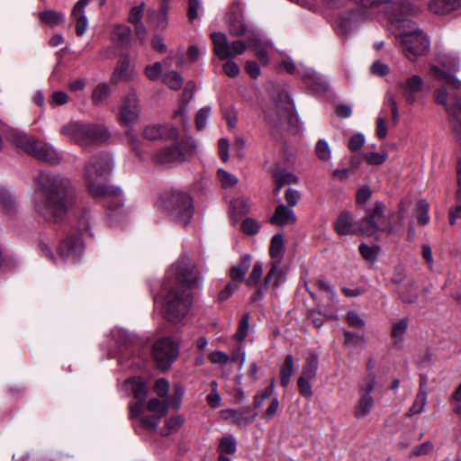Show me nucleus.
Here are the masks:
<instances>
[{
	"label": "nucleus",
	"instance_id": "1",
	"mask_svg": "<svg viewBox=\"0 0 461 461\" xmlns=\"http://www.w3.org/2000/svg\"><path fill=\"white\" fill-rule=\"evenodd\" d=\"M171 271L174 272V279L164 284L163 314L168 321L177 322L192 304L187 289L197 285L198 271L194 261L185 254L181 255Z\"/></svg>",
	"mask_w": 461,
	"mask_h": 461
},
{
	"label": "nucleus",
	"instance_id": "2",
	"mask_svg": "<svg viewBox=\"0 0 461 461\" xmlns=\"http://www.w3.org/2000/svg\"><path fill=\"white\" fill-rule=\"evenodd\" d=\"M35 181V211L48 221H60L73 196L69 180L50 172H41Z\"/></svg>",
	"mask_w": 461,
	"mask_h": 461
},
{
	"label": "nucleus",
	"instance_id": "3",
	"mask_svg": "<svg viewBox=\"0 0 461 461\" xmlns=\"http://www.w3.org/2000/svg\"><path fill=\"white\" fill-rule=\"evenodd\" d=\"M113 163L109 155L98 154L91 157L84 167V181L89 194L95 198L114 199L107 202V209L116 212L123 205L122 191L108 184Z\"/></svg>",
	"mask_w": 461,
	"mask_h": 461
},
{
	"label": "nucleus",
	"instance_id": "4",
	"mask_svg": "<svg viewBox=\"0 0 461 461\" xmlns=\"http://www.w3.org/2000/svg\"><path fill=\"white\" fill-rule=\"evenodd\" d=\"M147 393L144 383L138 382L134 384L132 393L137 402L130 403V419L138 418L146 429L156 431L161 419L168 411L169 402L167 400L151 398L145 407Z\"/></svg>",
	"mask_w": 461,
	"mask_h": 461
},
{
	"label": "nucleus",
	"instance_id": "5",
	"mask_svg": "<svg viewBox=\"0 0 461 461\" xmlns=\"http://www.w3.org/2000/svg\"><path fill=\"white\" fill-rule=\"evenodd\" d=\"M60 134L71 139L76 144L86 149L99 146L110 139L107 126L80 121L69 122L60 128Z\"/></svg>",
	"mask_w": 461,
	"mask_h": 461
},
{
	"label": "nucleus",
	"instance_id": "6",
	"mask_svg": "<svg viewBox=\"0 0 461 461\" xmlns=\"http://www.w3.org/2000/svg\"><path fill=\"white\" fill-rule=\"evenodd\" d=\"M164 209L176 223L187 225L194 214L193 198L181 190H171L161 197Z\"/></svg>",
	"mask_w": 461,
	"mask_h": 461
},
{
	"label": "nucleus",
	"instance_id": "7",
	"mask_svg": "<svg viewBox=\"0 0 461 461\" xmlns=\"http://www.w3.org/2000/svg\"><path fill=\"white\" fill-rule=\"evenodd\" d=\"M14 142L27 154L40 161L51 165H56L60 162L61 156L59 153L52 145L45 141L37 140L32 136L18 132L14 135Z\"/></svg>",
	"mask_w": 461,
	"mask_h": 461
},
{
	"label": "nucleus",
	"instance_id": "8",
	"mask_svg": "<svg viewBox=\"0 0 461 461\" xmlns=\"http://www.w3.org/2000/svg\"><path fill=\"white\" fill-rule=\"evenodd\" d=\"M391 215L388 221L384 217V204L382 202H376L374 207L368 210L366 215L358 221L360 234L364 236H373L377 231L396 232L397 228L393 223Z\"/></svg>",
	"mask_w": 461,
	"mask_h": 461
},
{
	"label": "nucleus",
	"instance_id": "9",
	"mask_svg": "<svg viewBox=\"0 0 461 461\" xmlns=\"http://www.w3.org/2000/svg\"><path fill=\"white\" fill-rule=\"evenodd\" d=\"M267 121L274 127L292 122L294 116V104L287 93L282 91L274 103L264 108Z\"/></svg>",
	"mask_w": 461,
	"mask_h": 461
},
{
	"label": "nucleus",
	"instance_id": "10",
	"mask_svg": "<svg viewBox=\"0 0 461 461\" xmlns=\"http://www.w3.org/2000/svg\"><path fill=\"white\" fill-rule=\"evenodd\" d=\"M387 12L392 14V23H396L401 40L405 32H423L411 20L400 18L403 14H414L419 12V8L410 1L392 3L387 7Z\"/></svg>",
	"mask_w": 461,
	"mask_h": 461
},
{
	"label": "nucleus",
	"instance_id": "11",
	"mask_svg": "<svg viewBox=\"0 0 461 461\" xmlns=\"http://www.w3.org/2000/svg\"><path fill=\"white\" fill-rule=\"evenodd\" d=\"M376 384V376L375 373H369L366 377L359 384V399L355 405L354 414L357 420L366 417L372 411L375 399L372 396Z\"/></svg>",
	"mask_w": 461,
	"mask_h": 461
},
{
	"label": "nucleus",
	"instance_id": "12",
	"mask_svg": "<svg viewBox=\"0 0 461 461\" xmlns=\"http://www.w3.org/2000/svg\"><path fill=\"white\" fill-rule=\"evenodd\" d=\"M211 38L214 53L220 59H233L235 55L243 54L249 47L248 42L243 41H234L230 43L226 34L222 32H212Z\"/></svg>",
	"mask_w": 461,
	"mask_h": 461
},
{
	"label": "nucleus",
	"instance_id": "13",
	"mask_svg": "<svg viewBox=\"0 0 461 461\" xmlns=\"http://www.w3.org/2000/svg\"><path fill=\"white\" fill-rule=\"evenodd\" d=\"M152 356L159 369H167L178 356V347L170 338H162L152 346Z\"/></svg>",
	"mask_w": 461,
	"mask_h": 461
},
{
	"label": "nucleus",
	"instance_id": "14",
	"mask_svg": "<svg viewBox=\"0 0 461 461\" xmlns=\"http://www.w3.org/2000/svg\"><path fill=\"white\" fill-rule=\"evenodd\" d=\"M401 43L405 57L411 61L423 56L429 48V41L424 32H405Z\"/></svg>",
	"mask_w": 461,
	"mask_h": 461
},
{
	"label": "nucleus",
	"instance_id": "15",
	"mask_svg": "<svg viewBox=\"0 0 461 461\" xmlns=\"http://www.w3.org/2000/svg\"><path fill=\"white\" fill-rule=\"evenodd\" d=\"M194 149V141L187 140L184 147L173 145L162 149L155 155L154 160L160 165L182 162L186 159V155L191 154Z\"/></svg>",
	"mask_w": 461,
	"mask_h": 461
},
{
	"label": "nucleus",
	"instance_id": "16",
	"mask_svg": "<svg viewBox=\"0 0 461 461\" xmlns=\"http://www.w3.org/2000/svg\"><path fill=\"white\" fill-rule=\"evenodd\" d=\"M140 115V102L135 94L127 95L119 107L118 122L122 127L136 123Z\"/></svg>",
	"mask_w": 461,
	"mask_h": 461
},
{
	"label": "nucleus",
	"instance_id": "17",
	"mask_svg": "<svg viewBox=\"0 0 461 461\" xmlns=\"http://www.w3.org/2000/svg\"><path fill=\"white\" fill-rule=\"evenodd\" d=\"M84 250V242L79 235H70L62 240L59 253L66 260H77Z\"/></svg>",
	"mask_w": 461,
	"mask_h": 461
},
{
	"label": "nucleus",
	"instance_id": "18",
	"mask_svg": "<svg viewBox=\"0 0 461 461\" xmlns=\"http://www.w3.org/2000/svg\"><path fill=\"white\" fill-rule=\"evenodd\" d=\"M225 19L230 35L238 37L247 32L248 29L244 23L242 9L239 4L232 5Z\"/></svg>",
	"mask_w": 461,
	"mask_h": 461
},
{
	"label": "nucleus",
	"instance_id": "19",
	"mask_svg": "<svg viewBox=\"0 0 461 461\" xmlns=\"http://www.w3.org/2000/svg\"><path fill=\"white\" fill-rule=\"evenodd\" d=\"M285 270L278 261H271L270 269L267 273L259 288V299H262L266 291L271 286L277 288L285 280Z\"/></svg>",
	"mask_w": 461,
	"mask_h": 461
},
{
	"label": "nucleus",
	"instance_id": "20",
	"mask_svg": "<svg viewBox=\"0 0 461 461\" xmlns=\"http://www.w3.org/2000/svg\"><path fill=\"white\" fill-rule=\"evenodd\" d=\"M177 136V129L168 124L148 125L143 131V137L150 140L158 139L174 140L176 139Z\"/></svg>",
	"mask_w": 461,
	"mask_h": 461
},
{
	"label": "nucleus",
	"instance_id": "21",
	"mask_svg": "<svg viewBox=\"0 0 461 461\" xmlns=\"http://www.w3.org/2000/svg\"><path fill=\"white\" fill-rule=\"evenodd\" d=\"M423 85L422 78L418 75L411 76L404 83H400L403 97L408 104H413L417 100L423 89Z\"/></svg>",
	"mask_w": 461,
	"mask_h": 461
},
{
	"label": "nucleus",
	"instance_id": "22",
	"mask_svg": "<svg viewBox=\"0 0 461 461\" xmlns=\"http://www.w3.org/2000/svg\"><path fill=\"white\" fill-rule=\"evenodd\" d=\"M334 229L339 236L360 234L358 221L354 222L353 217L348 212H342L334 222Z\"/></svg>",
	"mask_w": 461,
	"mask_h": 461
},
{
	"label": "nucleus",
	"instance_id": "23",
	"mask_svg": "<svg viewBox=\"0 0 461 461\" xmlns=\"http://www.w3.org/2000/svg\"><path fill=\"white\" fill-rule=\"evenodd\" d=\"M222 416L225 420L230 419L234 423L241 426L251 423L256 418L257 413L253 412L251 407L245 406L237 410H225L222 411Z\"/></svg>",
	"mask_w": 461,
	"mask_h": 461
},
{
	"label": "nucleus",
	"instance_id": "24",
	"mask_svg": "<svg viewBox=\"0 0 461 461\" xmlns=\"http://www.w3.org/2000/svg\"><path fill=\"white\" fill-rule=\"evenodd\" d=\"M89 4V0H79L72 10V18L76 23V32L77 36H83L88 28V20L85 14V8Z\"/></svg>",
	"mask_w": 461,
	"mask_h": 461
},
{
	"label": "nucleus",
	"instance_id": "25",
	"mask_svg": "<svg viewBox=\"0 0 461 461\" xmlns=\"http://www.w3.org/2000/svg\"><path fill=\"white\" fill-rule=\"evenodd\" d=\"M296 221V216L292 208L285 205L279 204L270 218V222L274 225L285 226L288 224H293Z\"/></svg>",
	"mask_w": 461,
	"mask_h": 461
},
{
	"label": "nucleus",
	"instance_id": "26",
	"mask_svg": "<svg viewBox=\"0 0 461 461\" xmlns=\"http://www.w3.org/2000/svg\"><path fill=\"white\" fill-rule=\"evenodd\" d=\"M251 265V257L249 255H243L240 261L232 266L230 269V277L233 284L239 285L240 283L245 280V276L249 271Z\"/></svg>",
	"mask_w": 461,
	"mask_h": 461
},
{
	"label": "nucleus",
	"instance_id": "27",
	"mask_svg": "<svg viewBox=\"0 0 461 461\" xmlns=\"http://www.w3.org/2000/svg\"><path fill=\"white\" fill-rule=\"evenodd\" d=\"M130 65V57L127 54H122L111 77V83L116 85L120 81L127 80L131 75Z\"/></svg>",
	"mask_w": 461,
	"mask_h": 461
},
{
	"label": "nucleus",
	"instance_id": "28",
	"mask_svg": "<svg viewBox=\"0 0 461 461\" xmlns=\"http://www.w3.org/2000/svg\"><path fill=\"white\" fill-rule=\"evenodd\" d=\"M264 271V266L263 263L260 261H257L253 267L252 271L250 272L248 279H246V284L249 288H255L256 289V294L253 297V301L260 300L259 299V288L262 285L261 277Z\"/></svg>",
	"mask_w": 461,
	"mask_h": 461
},
{
	"label": "nucleus",
	"instance_id": "29",
	"mask_svg": "<svg viewBox=\"0 0 461 461\" xmlns=\"http://www.w3.org/2000/svg\"><path fill=\"white\" fill-rule=\"evenodd\" d=\"M249 47L255 50L257 58L263 65L268 63V54L266 48V43L262 41L258 34L251 32L248 36Z\"/></svg>",
	"mask_w": 461,
	"mask_h": 461
},
{
	"label": "nucleus",
	"instance_id": "30",
	"mask_svg": "<svg viewBox=\"0 0 461 461\" xmlns=\"http://www.w3.org/2000/svg\"><path fill=\"white\" fill-rule=\"evenodd\" d=\"M397 294L402 303H413L419 297V287L413 280H410L397 291Z\"/></svg>",
	"mask_w": 461,
	"mask_h": 461
},
{
	"label": "nucleus",
	"instance_id": "31",
	"mask_svg": "<svg viewBox=\"0 0 461 461\" xmlns=\"http://www.w3.org/2000/svg\"><path fill=\"white\" fill-rule=\"evenodd\" d=\"M425 384V379L421 378L419 393H417L412 405L410 407L406 413L407 417H411L415 414H420L423 411L424 406L427 402V392L424 390Z\"/></svg>",
	"mask_w": 461,
	"mask_h": 461
},
{
	"label": "nucleus",
	"instance_id": "32",
	"mask_svg": "<svg viewBox=\"0 0 461 461\" xmlns=\"http://www.w3.org/2000/svg\"><path fill=\"white\" fill-rule=\"evenodd\" d=\"M461 6V0H434L429 8L435 14H445Z\"/></svg>",
	"mask_w": 461,
	"mask_h": 461
},
{
	"label": "nucleus",
	"instance_id": "33",
	"mask_svg": "<svg viewBox=\"0 0 461 461\" xmlns=\"http://www.w3.org/2000/svg\"><path fill=\"white\" fill-rule=\"evenodd\" d=\"M269 256L271 261H278L281 264L284 256V236L282 234L277 233L272 237Z\"/></svg>",
	"mask_w": 461,
	"mask_h": 461
},
{
	"label": "nucleus",
	"instance_id": "34",
	"mask_svg": "<svg viewBox=\"0 0 461 461\" xmlns=\"http://www.w3.org/2000/svg\"><path fill=\"white\" fill-rule=\"evenodd\" d=\"M318 366V357L315 354H311L303 366L300 376L313 381L317 375Z\"/></svg>",
	"mask_w": 461,
	"mask_h": 461
},
{
	"label": "nucleus",
	"instance_id": "35",
	"mask_svg": "<svg viewBox=\"0 0 461 461\" xmlns=\"http://www.w3.org/2000/svg\"><path fill=\"white\" fill-rule=\"evenodd\" d=\"M307 315L308 318L312 321L314 327L317 329L321 328L325 320L336 319V315L334 314V312H322L321 308L310 310Z\"/></svg>",
	"mask_w": 461,
	"mask_h": 461
},
{
	"label": "nucleus",
	"instance_id": "36",
	"mask_svg": "<svg viewBox=\"0 0 461 461\" xmlns=\"http://www.w3.org/2000/svg\"><path fill=\"white\" fill-rule=\"evenodd\" d=\"M294 374V357L292 355L285 357L283 366L280 370V384L286 387L290 382V378Z\"/></svg>",
	"mask_w": 461,
	"mask_h": 461
},
{
	"label": "nucleus",
	"instance_id": "37",
	"mask_svg": "<svg viewBox=\"0 0 461 461\" xmlns=\"http://www.w3.org/2000/svg\"><path fill=\"white\" fill-rule=\"evenodd\" d=\"M0 207L6 213H13L16 210V201L10 192L0 188Z\"/></svg>",
	"mask_w": 461,
	"mask_h": 461
},
{
	"label": "nucleus",
	"instance_id": "38",
	"mask_svg": "<svg viewBox=\"0 0 461 461\" xmlns=\"http://www.w3.org/2000/svg\"><path fill=\"white\" fill-rule=\"evenodd\" d=\"M409 326V319L402 318L399 321L395 322L392 327V338L395 345L402 344L403 340V335L406 332Z\"/></svg>",
	"mask_w": 461,
	"mask_h": 461
},
{
	"label": "nucleus",
	"instance_id": "39",
	"mask_svg": "<svg viewBox=\"0 0 461 461\" xmlns=\"http://www.w3.org/2000/svg\"><path fill=\"white\" fill-rule=\"evenodd\" d=\"M162 81L174 91L180 90L184 84L182 76L176 71H170L162 75Z\"/></svg>",
	"mask_w": 461,
	"mask_h": 461
},
{
	"label": "nucleus",
	"instance_id": "40",
	"mask_svg": "<svg viewBox=\"0 0 461 461\" xmlns=\"http://www.w3.org/2000/svg\"><path fill=\"white\" fill-rule=\"evenodd\" d=\"M131 36V30L129 26L124 24H117L113 28V37L122 45H126L130 42Z\"/></svg>",
	"mask_w": 461,
	"mask_h": 461
},
{
	"label": "nucleus",
	"instance_id": "41",
	"mask_svg": "<svg viewBox=\"0 0 461 461\" xmlns=\"http://www.w3.org/2000/svg\"><path fill=\"white\" fill-rule=\"evenodd\" d=\"M110 94L111 90L107 84H99L93 90L92 101L95 104L99 105L109 97Z\"/></svg>",
	"mask_w": 461,
	"mask_h": 461
},
{
	"label": "nucleus",
	"instance_id": "42",
	"mask_svg": "<svg viewBox=\"0 0 461 461\" xmlns=\"http://www.w3.org/2000/svg\"><path fill=\"white\" fill-rule=\"evenodd\" d=\"M237 442L233 436L223 437L220 439L218 452L220 455H232L236 452Z\"/></svg>",
	"mask_w": 461,
	"mask_h": 461
},
{
	"label": "nucleus",
	"instance_id": "43",
	"mask_svg": "<svg viewBox=\"0 0 461 461\" xmlns=\"http://www.w3.org/2000/svg\"><path fill=\"white\" fill-rule=\"evenodd\" d=\"M40 19L44 23L56 26L63 22L64 14L54 10H48L41 13Z\"/></svg>",
	"mask_w": 461,
	"mask_h": 461
},
{
	"label": "nucleus",
	"instance_id": "44",
	"mask_svg": "<svg viewBox=\"0 0 461 461\" xmlns=\"http://www.w3.org/2000/svg\"><path fill=\"white\" fill-rule=\"evenodd\" d=\"M274 392H275V379H272L270 381L269 385L266 389L258 391L255 394L254 400H253L254 407L259 408L264 403V402L274 393Z\"/></svg>",
	"mask_w": 461,
	"mask_h": 461
},
{
	"label": "nucleus",
	"instance_id": "45",
	"mask_svg": "<svg viewBox=\"0 0 461 461\" xmlns=\"http://www.w3.org/2000/svg\"><path fill=\"white\" fill-rule=\"evenodd\" d=\"M230 207L237 216H242L249 212V199L247 197H239L230 202Z\"/></svg>",
	"mask_w": 461,
	"mask_h": 461
},
{
	"label": "nucleus",
	"instance_id": "46",
	"mask_svg": "<svg viewBox=\"0 0 461 461\" xmlns=\"http://www.w3.org/2000/svg\"><path fill=\"white\" fill-rule=\"evenodd\" d=\"M184 423V419L179 416H173L166 421V425L161 429L160 434L162 436H167L173 432H176Z\"/></svg>",
	"mask_w": 461,
	"mask_h": 461
},
{
	"label": "nucleus",
	"instance_id": "47",
	"mask_svg": "<svg viewBox=\"0 0 461 461\" xmlns=\"http://www.w3.org/2000/svg\"><path fill=\"white\" fill-rule=\"evenodd\" d=\"M273 177L275 182H281L284 185L298 183L296 176L284 169L276 171Z\"/></svg>",
	"mask_w": 461,
	"mask_h": 461
},
{
	"label": "nucleus",
	"instance_id": "48",
	"mask_svg": "<svg viewBox=\"0 0 461 461\" xmlns=\"http://www.w3.org/2000/svg\"><path fill=\"white\" fill-rule=\"evenodd\" d=\"M316 156L322 161H328L331 157V151L325 140H319L315 146Z\"/></svg>",
	"mask_w": 461,
	"mask_h": 461
},
{
	"label": "nucleus",
	"instance_id": "49",
	"mask_svg": "<svg viewBox=\"0 0 461 461\" xmlns=\"http://www.w3.org/2000/svg\"><path fill=\"white\" fill-rule=\"evenodd\" d=\"M355 20V14H351L348 16H341L337 20L339 33L347 34L352 29V23Z\"/></svg>",
	"mask_w": 461,
	"mask_h": 461
},
{
	"label": "nucleus",
	"instance_id": "50",
	"mask_svg": "<svg viewBox=\"0 0 461 461\" xmlns=\"http://www.w3.org/2000/svg\"><path fill=\"white\" fill-rule=\"evenodd\" d=\"M249 313H245L242 316L240 322L239 324L238 330L234 335V338L240 342L243 341L248 335L249 328Z\"/></svg>",
	"mask_w": 461,
	"mask_h": 461
},
{
	"label": "nucleus",
	"instance_id": "51",
	"mask_svg": "<svg viewBox=\"0 0 461 461\" xmlns=\"http://www.w3.org/2000/svg\"><path fill=\"white\" fill-rule=\"evenodd\" d=\"M429 203L425 200H420L417 203V221L420 224L425 225L429 222V217L428 214Z\"/></svg>",
	"mask_w": 461,
	"mask_h": 461
},
{
	"label": "nucleus",
	"instance_id": "52",
	"mask_svg": "<svg viewBox=\"0 0 461 461\" xmlns=\"http://www.w3.org/2000/svg\"><path fill=\"white\" fill-rule=\"evenodd\" d=\"M388 158L387 152H367L364 155V159L370 165H382Z\"/></svg>",
	"mask_w": 461,
	"mask_h": 461
},
{
	"label": "nucleus",
	"instance_id": "53",
	"mask_svg": "<svg viewBox=\"0 0 461 461\" xmlns=\"http://www.w3.org/2000/svg\"><path fill=\"white\" fill-rule=\"evenodd\" d=\"M379 248L377 246L375 247H370L366 243H362L359 246V252L361 256L368 261H374L378 254Z\"/></svg>",
	"mask_w": 461,
	"mask_h": 461
},
{
	"label": "nucleus",
	"instance_id": "54",
	"mask_svg": "<svg viewBox=\"0 0 461 461\" xmlns=\"http://www.w3.org/2000/svg\"><path fill=\"white\" fill-rule=\"evenodd\" d=\"M113 337L120 348H126L131 343L130 335L123 330H113Z\"/></svg>",
	"mask_w": 461,
	"mask_h": 461
},
{
	"label": "nucleus",
	"instance_id": "55",
	"mask_svg": "<svg viewBox=\"0 0 461 461\" xmlns=\"http://www.w3.org/2000/svg\"><path fill=\"white\" fill-rule=\"evenodd\" d=\"M211 115V107L210 106H204L201 108L195 117V125L196 128L201 131L203 130L206 125V121Z\"/></svg>",
	"mask_w": 461,
	"mask_h": 461
},
{
	"label": "nucleus",
	"instance_id": "56",
	"mask_svg": "<svg viewBox=\"0 0 461 461\" xmlns=\"http://www.w3.org/2000/svg\"><path fill=\"white\" fill-rule=\"evenodd\" d=\"M218 176L224 188L231 187L238 183V178L234 175L223 169L218 170Z\"/></svg>",
	"mask_w": 461,
	"mask_h": 461
},
{
	"label": "nucleus",
	"instance_id": "57",
	"mask_svg": "<svg viewBox=\"0 0 461 461\" xmlns=\"http://www.w3.org/2000/svg\"><path fill=\"white\" fill-rule=\"evenodd\" d=\"M312 380L301 376L298 378L297 385L299 392L305 398H311L312 396Z\"/></svg>",
	"mask_w": 461,
	"mask_h": 461
},
{
	"label": "nucleus",
	"instance_id": "58",
	"mask_svg": "<svg viewBox=\"0 0 461 461\" xmlns=\"http://www.w3.org/2000/svg\"><path fill=\"white\" fill-rule=\"evenodd\" d=\"M347 321L348 323L355 329H363L365 327L366 321L364 319L356 312L350 311L347 314Z\"/></svg>",
	"mask_w": 461,
	"mask_h": 461
},
{
	"label": "nucleus",
	"instance_id": "59",
	"mask_svg": "<svg viewBox=\"0 0 461 461\" xmlns=\"http://www.w3.org/2000/svg\"><path fill=\"white\" fill-rule=\"evenodd\" d=\"M384 104L390 107L393 119L395 123H398L399 122V113H398V107H397V102L394 97V95L388 92L384 98Z\"/></svg>",
	"mask_w": 461,
	"mask_h": 461
},
{
	"label": "nucleus",
	"instance_id": "60",
	"mask_svg": "<svg viewBox=\"0 0 461 461\" xmlns=\"http://www.w3.org/2000/svg\"><path fill=\"white\" fill-rule=\"evenodd\" d=\"M315 285L320 290L325 292L328 294L330 300L332 303L338 302L336 300L335 288L329 282L321 279V280H318Z\"/></svg>",
	"mask_w": 461,
	"mask_h": 461
},
{
	"label": "nucleus",
	"instance_id": "61",
	"mask_svg": "<svg viewBox=\"0 0 461 461\" xmlns=\"http://www.w3.org/2000/svg\"><path fill=\"white\" fill-rule=\"evenodd\" d=\"M168 2L160 4L159 12L158 14L157 27L159 29H165L167 26V13Z\"/></svg>",
	"mask_w": 461,
	"mask_h": 461
},
{
	"label": "nucleus",
	"instance_id": "62",
	"mask_svg": "<svg viewBox=\"0 0 461 461\" xmlns=\"http://www.w3.org/2000/svg\"><path fill=\"white\" fill-rule=\"evenodd\" d=\"M241 230L245 234L254 235L259 230V224L257 221L248 218L242 221Z\"/></svg>",
	"mask_w": 461,
	"mask_h": 461
},
{
	"label": "nucleus",
	"instance_id": "63",
	"mask_svg": "<svg viewBox=\"0 0 461 461\" xmlns=\"http://www.w3.org/2000/svg\"><path fill=\"white\" fill-rule=\"evenodd\" d=\"M162 72V63L155 62L152 65H148L145 68V74L150 80H156L159 77Z\"/></svg>",
	"mask_w": 461,
	"mask_h": 461
},
{
	"label": "nucleus",
	"instance_id": "64",
	"mask_svg": "<svg viewBox=\"0 0 461 461\" xmlns=\"http://www.w3.org/2000/svg\"><path fill=\"white\" fill-rule=\"evenodd\" d=\"M144 12V3L140 5L133 6L130 12L129 22L133 25L140 23Z\"/></svg>",
	"mask_w": 461,
	"mask_h": 461
}]
</instances>
